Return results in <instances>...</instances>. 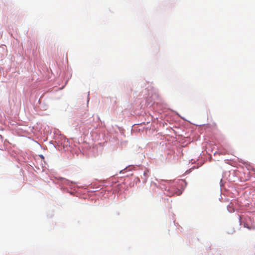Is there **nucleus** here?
<instances>
[{"label":"nucleus","instance_id":"1","mask_svg":"<svg viewBox=\"0 0 255 255\" xmlns=\"http://www.w3.org/2000/svg\"><path fill=\"white\" fill-rule=\"evenodd\" d=\"M143 176L145 177V178L144 179V182H145L147 180V173L146 171H144L143 173Z\"/></svg>","mask_w":255,"mask_h":255}]
</instances>
